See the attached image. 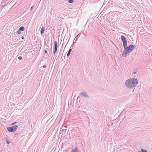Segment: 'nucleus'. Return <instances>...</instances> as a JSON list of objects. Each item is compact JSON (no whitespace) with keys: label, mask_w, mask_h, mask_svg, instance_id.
I'll use <instances>...</instances> for the list:
<instances>
[{"label":"nucleus","mask_w":152,"mask_h":152,"mask_svg":"<svg viewBox=\"0 0 152 152\" xmlns=\"http://www.w3.org/2000/svg\"><path fill=\"white\" fill-rule=\"evenodd\" d=\"M18 127V126L15 125L12 127H7V129L8 131L10 132H14L16 130Z\"/></svg>","instance_id":"3"},{"label":"nucleus","mask_w":152,"mask_h":152,"mask_svg":"<svg viewBox=\"0 0 152 152\" xmlns=\"http://www.w3.org/2000/svg\"><path fill=\"white\" fill-rule=\"evenodd\" d=\"M46 66L45 65L43 66V68H45V67H46Z\"/></svg>","instance_id":"16"},{"label":"nucleus","mask_w":152,"mask_h":152,"mask_svg":"<svg viewBox=\"0 0 152 152\" xmlns=\"http://www.w3.org/2000/svg\"><path fill=\"white\" fill-rule=\"evenodd\" d=\"M136 72H134V74H136Z\"/></svg>","instance_id":"23"},{"label":"nucleus","mask_w":152,"mask_h":152,"mask_svg":"<svg viewBox=\"0 0 152 152\" xmlns=\"http://www.w3.org/2000/svg\"><path fill=\"white\" fill-rule=\"evenodd\" d=\"M20 31H21L19 29V30L17 32V33L18 34H20L21 33V32Z\"/></svg>","instance_id":"12"},{"label":"nucleus","mask_w":152,"mask_h":152,"mask_svg":"<svg viewBox=\"0 0 152 152\" xmlns=\"http://www.w3.org/2000/svg\"><path fill=\"white\" fill-rule=\"evenodd\" d=\"M77 38H76V40H75V41H76L77 40Z\"/></svg>","instance_id":"25"},{"label":"nucleus","mask_w":152,"mask_h":152,"mask_svg":"<svg viewBox=\"0 0 152 152\" xmlns=\"http://www.w3.org/2000/svg\"><path fill=\"white\" fill-rule=\"evenodd\" d=\"M138 83V81L137 79L132 78L126 80L125 85L127 88H131L135 86Z\"/></svg>","instance_id":"2"},{"label":"nucleus","mask_w":152,"mask_h":152,"mask_svg":"<svg viewBox=\"0 0 152 152\" xmlns=\"http://www.w3.org/2000/svg\"><path fill=\"white\" fill-rule=\"evenodd\" d=\"M20 31H23L25 30V27L24 26H21L19 28Z\"/></svg>","instance_id":"7"},{"label":"nucleus","mask_w":152,"mask_h":152,"mask_svg":"<svg viewBox=\"0 0 152 152\" xmlns=\"http://www.w3.org/2000/svg\"><path fill=\"white\" fill-rule=\"evenodd\" d=\"M71 51H72V49H69L68 52L67 53V56H68L70 55V54L71 52Z\"/></svg>","instance_id":"8"},{"label":"nucleus","mask_w":152,"mask_h":152,"mask_svg":"<svg viewBox=\"0 0 152 152\" xmlns=\"http://www.w3.org/2000/svg\"><path fill=\"white\" fill-rule=\"evenodd\" d=\"M57 50H54V54H55L57 52Z\"/></svg>","instance_id":"14"},{"label":"nucleus","mask_w":152,"mask_h":152,"mask_svg":"<svg viewBox=\"0 0 152 152\" xmlns=\"http://www.w3.org/2000/svg\"><path fill=\"white\" fill-rule=\"evenodd\" d=\"M54 50H57V47H54Z\"/></svg>","instance_id":"17"},{"label":"nucleus","mask_w":152,"mask_h":152,"mask_svg":"<svg viewBox=\"0 0 152 152\" xmlns=\"http://www.w3.org/2000/svg\"><path fill=\"white\" fill-rule=\"evenodd\" d=\"M141 152H148L146 150L142 148L141 149Z\"/></svg>","instance_id":"10"},{"label":"nucleus","mask_w":152,"mask_h":152,"mask_svg":"<svg viewBox=\"0 0 152 152\" xmlns=\"http://www.w3.org/2000/svg\"><path fill=\"white\" fill-rule=\"evenodd\" d=\"M74 1L73 0H69L68 1V2L70 3H72Z\"/></svg>","instance_id":"11"},{"label":"nucleus","mask_w":152,"mask_h":152,"mask_svg":"<svg viewBox=\"0 0 152 152\" xmlns=\"http://www.w3.org/2000/svg\"><path fill=\"white\" fill-rule=\"evenodd\" d=\"M79 36V34H78L77 35V36Z\"/></svg>","instance_id":"24"},{"label":"nucleus","mask_w":152,"mask_h":152,"mask_svg":"<svg viewBox=\"0 0 152 152\" xmlns=\"http://www.w3.org/2000/svg\"><path fill=\"white\" fill-rule=\"evenodd\" d=\"M16 123V122H14V123H12V125H14V124H15Z\"/></svg>","instance_id":"18"},{"label":"nucleus","mask_w":152,"mask_h":152,"mask_svg":"<svg viewBox=\"0 0 152 152\" xmlns=\"http://www.w3.org/2000/svg\"><path fill=\"white\" fill-rule=\"evenodd\" d=\"M7 144H8L10 143V142L8 141H7Z\"/></svg>","instance_id":"20"},{"label":"nucleus","mask_w":152,"mask_h":152,"mask_svg":"<svg viewBox=\"0 0 152 152\" xmlns=\"http://www.w3.org/2000/svg\"><path fill=\"white\" fill-rule=\"evenodd\" d=\"M71 152H79V150L77 147H75V148L72 150Z\"/></svg>","instance_id":"5"},{"label":"nucleus","mask_w":152,"mask_h":152,"mask_svg":"<svg viewBox=\"0 0 152 152\" xmlns=\"http://www.w3.org/2000/svg\"><path fill=\"white\" fill-rule=\"evenodd\" d=\"M121 39L123 42V47L124 49L123 52L122 53V56L123 57H126L127 54L129 55L133 50L135 45L132 44L127 47V41L125 37L123 35H121Z\"/></svg>","instance_id":"1"},{"label":"nucleus","mask_w":152,"mask_h":152,"mask_svg":"<svg viewBox=\"0 0 152 152\" xmlns=\"http://www.w3.org/2000/svg\"><path fill=\"white\" fill-rule=\"evenodd\" d=\"M54 47H57V42L56 41L54 43Z\"/></svg>","instance_id":"9"},{"label":"nucleus","mask_w":152,"mask_h":152,"mask_svg":"<svg viewBox=\"0 0 152 152\" xmlns=\"http://www.w3.org/2000/svg\"><path fill=\"white\" fill-rule=\"evenodd\" d=\"M57 50H54V54H55L57 52Z\"/></svg>","instance_id":"15"},{"label":"nucleus","mask_w":152,"mask_h":152,"mask_svg":"<svg viewBox=\"0 0 152 152\" xmlns=\"http://www.w3.org/2000/svg\"><path fill=\"white\" fill-rule=\"evenodd\" d=\"M18 59L19 60H21L23 59V58L22 57L20 56L18 57Z\"/></svg>","instance_id":"13"},{"label":"nucleus","mask_w":152,"mask_h":152,"mask_svg":"<svg viewBox=\"0 0 152 152\" xmlns=\"http://www.w3.org/2000/svg\"><path fill=\"white\" fill-rule=\"evenodd\" d=\"M80 94L81 95H82L83 96H84L86 98H88V94L87 93L85 92V91H83L82 92L80 93Z\"/></svg>","instance_id":"4"},{"label":"nucleus","mask_w":152,"mask_h":152,"mask_svg":"<svg viewBox=\"0 0 152 152\" xmlns=\"http://www.w3.org/2000/svg\"><path fill=\"white\" fill-rule=\"evenodd\" d=\"M45 30V27H42L41 31H40V33L41 35L44 32V31Z\"/></svg>","instance_id":"6"},{"label":"nucleus","mask_w":152,"mask_h":152,"mask_svg":"<svg viewBox=\"0 0 152 152\" xmlns=\"http://www.w3.org/2000/svg\"><path fill=\"white\" fill-rule=\"evenodd\" d=\"M21 38H22V39H23L24 38V37H23V36H22V37H21Z\"/></svg>","instance_id":"22"},{"label":"nucleus","mask_w":152,"mask_h":152,"mask_svg":"<svg viewBox=\"0 0 152 152\" xmlns=\"http://www.w3.org/2000/svg\"><path fill=\"white\" fill-rule=\"evenodd\" d=\"M33 7H33V6H32V7H31V10H32V9H33Z\"/></svg>","instance_id":"21"},{"label":"nucleus","mask_w":152,"mask_h":152,"mask_svg":"<svg viewBox=\"0 0 152 152\" xmlns=\"http://www.w3.org/2000/svg\"><path fill=\"white\" fill-rule=\"evenodd\" d=\"M44 52L46 53H47V51L46 50H45V51H44Z\"/></svg>","instance_id":"19"}]
</instances>
